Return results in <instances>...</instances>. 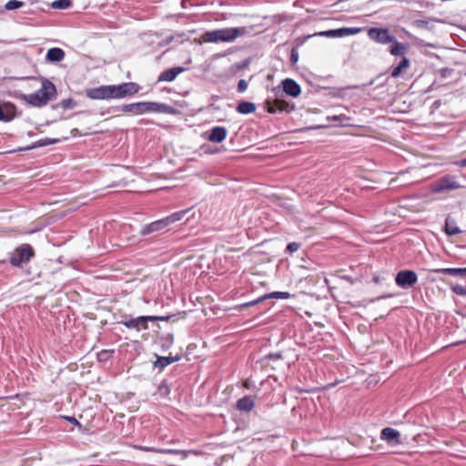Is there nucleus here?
<instances>
[{"label": "nucleus", "instance_id": "f257e3e1", "mask_svg": "<svg viewBox=\"0 0 466 466\" xmlns=\"http://www.w3.org/2000/svg\"><path fill=\"white\" fill-rule=\"evenodd\" d=\"M56 87L50 80L46 78H42L41 88L38 91L21 96L23 101L35 107L45 106L50 101L56 99Z\"/></svg>", "mask_w": 466, "mask_h": 466}, {"label": "nucleus", "instance_id": "f03ea898", "mask_svg": "<svg viewBox=\"0 0 466 466\" xmlns=\"http://www.w3.org/2000/svg\"><path fill=\"white\" fill-rule=\"evenodd\" d=\"M248 33L246 27H231L208 31L201 35V42L204 43H220L233 42L238 37L243 36Z\"/></svg>", "mask_w": 466, "mask_h": 466}, {"label": "nucleus", "instance_id": "7ed1b4c3", "mask_svg": "<svg viewBox=\"0 0 466 466\" xmlns=\"http://www.w3.org/2000/svg\"><path fill=\"white\" fill-rule=\"evenodd\" d=\"M170 106L157 102H137L123 105L115 111H121L130 116H139L148 113L169 112Z\"/></svg>", "mask_w": 466, "mask_h": 466}, {"label": "nucleus", "instance_id": "20e7f679", "mask_svg": "<svg viewBox=\"0 0 466 466\" xmlns=\"http://www.w3.org/2000/svg\"><path fill=\"white\" fill-rule=\"evenodd\" d=\"M190 211H191V209H185V210L177 211L165 218H162V219L154 221L148 225H146L142 228L141 234L148 235L150 233L161 230V229L165 228L166 227L171 225L172 223L181 220Z\"/></svg>", "mask_w": 466, "mask_h": 466}, {"label": "nucleus", "instance_id": "39448f33", "mask_svg": "<svg viewBox=\"0 0 466 466\" xmlns=\"http://www.w3.org/2000/svg\"><path fill=\"white\" fill-rule=\"evenodd\" d=\"M139 91V86L133 82L107 86L108 99H119Z\"/></svg>", "mask_w": 466, "mask_h": 466}, {"label": "nucleus", "instance_id": "423d86ee", "mask_svg": "<svg viewBox=\"0 0 466 466\" xmlns=\"http://www.w3.org/2000/svg\"><path fill=\"white\" fill-rule=\"evenodd\" d=\"M168 317H157V316H141L129 320H126L123 324L129 329H136L137 330L147 329V321L155 320H167Z\"/></svg>", "mask_w": 466, "mask_h": 466}, {"label": "nucleus", "instance_id": "0eeeda50", "mask_svg": "<svg viewBox=\"0 0 466 466\" xmlns=\"http://www.w3.org/2000/svg\"><path fill=\"white\" fill-rule=\"evenodd\" d=\"M33 256V250L29 245H23L13 253L10 262L13 266L19 267L24 262L29 261Z\"/></svg>", "mask_w": 466, "mask_h": 466}, {"label": "nucleus", "instance_id": "6e6552de", "mask_svg": "<svg viewBox=\"0 0 466 466\" xmlns=\"http://www.w3.org/2000/svg\"><path fill=\"white\" fill-rule=\"evenodd\" d=\"M368 35L371 40L380 44H390L394 41V36L386 28H370Z\"/></svg>", "mask_w": 466, "mask_h": 466}, {"label": "nucleus", "instance_id": "1a4fd4ad", "mask_svg": "<svg viewBox=\"0 0 466 466\" xmlns=\"http://www.w3.org/2000/svg\"><path fill=\"white\" fill-rule=\"evenodd\" d=\"M400 432L393 428H384L380 433V439L390 446L398 445L400 442Z\"/></svg>", "mask_w": 466, "mask_h": 466}, {"label": "nucleus", "instance_id": "9d476101", "mask_svg": "<svg viewBox=\"0 0 466 466\" xmlns=\"http://www.w3.org/2000/svg\"><path fill=\"white\" fill-rule=\"evenodd\" d=\"M267 110L270 114H275L277 112H289L293 109L288 102L284 100L276 99L274 101H267Z\"/></svg>", "mask_w": 466, "mask_h": 466}, {"label": "nucleus", "instance_id": "9b49d317", "mask_svg": "<svg viewBox=\"0 0 466 466\" xmlns=\"http://www.w3.org/2000/svg\"><path fill=\"white\" fill-rule=\"evenodd\" d=\"M314 35H320V36H327V37H344V36H348L347 35V27L321 31V32L315 33L314 35H312V36H314ZM310 37H311V35H309L305 36V38L303 40L297 39V41L299 42V45H301L305 40H307Z\"/></svg>", "mask_w": 466, "mask_h": 466}, {"label": "nucleus", "instance_id": "f8f14e48", "mask_svg": "<svg viewBox=\"0 0 466 466\" xmlns=\"http://www.w3.org/2000/svg\"><path fill=\"white\" fill-rule=\"evenodd\" d=\"M460 187V184L452 177L445 176L438 181L436 185V189L438 191L451 190L457 189Z\"/></svg>", "mask_w": 466, "mask_h": 466}, {"label": "nucleus", "instance_id": "ddd939ff", "mask_svg": "<svg viewBox=\"0 0 466 466\" xmlns=\"http://www.w3.org/2000/svg\"><path fill=\"white\" fill-rule=\"evenodd\" d=\"M86 94L90 99H108L107 86L89 88L86 91Z\"/></svg>", "mask_w": 466, "mask_h": 466}, {"label": "nucleus", "instance_id": "4468645a", "mask_svg": "<svg viewBox=\"0 0 466 466\" xmlns=\"http://www.w3.org/2000/svg\"><path fill=\"white\" fill-rule=\"evenodd\" d=\"M284 92L292 96L297 97L299 96L301 90L300 86L292 79L287 78L282 82Z\"/></svg>", "mask_w": 466, "mask_h": 466}, {"label": "nucleus", "instance_id": "2eb2a0df", "mask_svg": "<svg viewBox=\"0 0 466 466\" xmlns=\"http://www.w3.org/2000/svg\"><path fill=\"white\" fill-rule=\"evenodd\" d=\"M228 135V131L223 127H213L208 134V139L213 143L222 142Z\"/></svg>", "mask_w": 466, "mask_h": 466}, {"label": "nucleus", "instance_id": "dca6fc26", "mask_svg": "<svg viewBox=\"0 0 466 466\" xmlns=\"http://www.w3.org/2000/svg\"><path fill=\"white\" fill-rule=\"evenodd\" d=\"M15 106L12 104L0 106V121L8 122L15 117Z\"/></svg>", "mask_w": 466, "mask_h": 466}, {"label": "nucleus", "instance_id": "f3484780", "mask_svg": "<svg viewBox=\"0 0 466 466\" xmlns=\"http://www.w3.org/2000/svg\"><path fill=\"white\" fill-rule=\"evenodd\" d=\"M289 298H290V294L289 292L275 291V292L269 293L268 295H266L264 297H260L259 299H258L256 300H253V301H250L248 303H246V304L243 305V307L254 306L257 303L264 300L265 299H289Z\"/></svg>", "mask_w": 466, "mask_h": 466}, {"label": "nucleus", "instance_id": "a211bd4d", "mask_svg": "<svg viewBox=\"0 0 466 466\" xmlns=\"http://www.w3.org/2000/svg\"><path fill=\"white\" fill-rule=\"evenodd\" d=\"M183 71L184 69L179 66L165 70L159 75L158 81L171 82Z\"/></svg>", "mask_w": 466, "mask_h": 466}, {"label": "nucleus", "instance_id": "6ab92c4d", "mask_svg": "<svg viewBox=\"0 0 466 466\" xmlns=\"http://www.w3.org/2000/svg\"><path fill=\"white\" fill-rule=\"evenodd\" d=\"M65 52L61 48L53 47L50 48L46 56L47 62L56 63L61 62L65 58Z\"/></svg>", "mask_w": 466, "mask_h": 466}, {"label": "nucleus", "instance_id": "aec40b11", "mask_svg": "<svg viewBox=\"0 0 466 466\" xmlns=\"http://www.w3.org/2000/svg\"><path fill=\"white\" fill-rule=\"evenodd\" d=\"M254 407L255 401L250 396H245L237 402V409L241 411H250Z\"/></svg>", "mask_w": 466, "mask_h": 466}, {"label": "nucleus", "instance_id": "412c9836", "mask_svg": "<svg viewBox=\"0 0 466 466\" xmlns=\"http://www.w3.org/2000/svg\"><path fill=\"white\" fill-rule=\"evenodd\" d=\"M437 272L442 273L444 275L466 278V268H440V269L437 270Z\"/></svg>", "mask_w": 466, "mask_h": 466}, {"label": "nucleus", "instance_id": "4be33fe9", "mask_svg": "<svg viewBox=\"0 0 466 466\" xmlns=\"http://www.w3.org/2000/svg\"><path fill=\"white\" fill-rule=\"evenodd\" d=\"M179 359L180 358L178 356L157 357L154 365L156 368L163 369V368L179 360Z\"/></svg>", "mask_w": 466, "mask_h": 466}, {"label": "nucleus", "instance_id": "5701e85b", "mask_svg": "<svg viewBox=\"0 0 466 466\" xmlns=\"http://www.w3.org/2000/svg\"><path fill=\"white\" fill-rule=\"evenodd\" d=\"M256 110L254 103L243 101L238 105L237 111L240 114H249Z\"/></svg>", "mask_w": 466, "mask_h": 466}, {"label": "nucleus", "instance_id": "b1692460", "mask_svg": "<svg viewBox=\"0 0 466 466\" xmlns=\"http://www.w3.org/2000/svg\"><path fill=\"white\" fill-rule=\"evenodd\" d=\"M390 44L391 46L390 51L392 56H398L404 54L405 46L403 44L397 42L395 38L394 41L391 42Z\"/></svg>", "mask_w": 466, "mask_h": 466}, {"label": "nucleus", "instance_id": "393cba45", "mask_svg": "<svg viewBox=\"0 0 466 466\" xmlns=\"http://www.w3.org/2000/svg\"><path fill=\"white\" fill-rule=\"evenodd\" d=\"M147 451H153L159 453H168V454H180L183 459L187 458V452L185 451L180 450H172V449H161V450H155V449H146Z\"/></svg>", "mask_w": 466, "mask_h": 466}, {"label": "nucleus", "instance_id": "a878e982", "mask_svg": "<svg viewBox=\"0 0 466 466\" xmlns=\"http://www.w3.org/2000/svg\"><path fill=\"white\" fill-rule=\"evenodd\" d=\"M445 232L449 236H455L461 233V229L455 225V223H451L447 219L445 224Z\"/></svg>", "mask_w": 466, "mask_h": 466}, {"label": "nucleus", "instance_id": "bb28decb", "mask_svg": "<svg viewBox=\"0 0 466 466\" xmlns=\"http://www.w3.org/2000/svg\"><path fill=\"white\" fill-rule=\"evenodd\" d=\"M71 5V0H56L51 4V7L54 9H67Z\"/></svg>", "mask_w": 466, "mask_h": 466}, {"label": "nucleus", "instance_id": "cd10ccee", "mask_svg": "<svg viewBox=\"0 0 466 466\" xmlns=\"http://www.w3.org/2000/svg\"><path fill=\"white\" fill-rule=\"evenodd\" d=\"M396 283L402 288L408 285V270H402L397 275Z\"/></svg>", "mask_w": 466, "mask_h": 466}, {"label": "nucleus", "instance_id": "c85d7f7f", "mask_svg": "<svg viewBox=\"0 0 466 466\" xmlns=\"http://www.w3.org/2000/svg\"><path fill=\"white\" fill-rule=\"evenodd\" d=\"M408 66V58H403L402 61L400 62V64L396 66L395 68H393V70L391 71V76L393 77H397L400 76V74L401 73V71L406 68Z\"/></svg>", "mask_w": 466, "mask_h": 466}, {"label": "nucleus", "instance_id": "c756f323", "mask_svg": "<svg viewBox=\"0 0 466 466\" xmlns=\"http://www.w3.org/2000/svg\"><path fill=\"white\" fill-rule=\"evenodd\" d=\"M24 5L25 4L22 1L10 0L5 4V10L11 11V10L18 9V8L24 6Z\"/></svg>", "mask_w": 466, "mask_h": 466}, {"label": "nucleus", "instance_id": "7c9ffc66", "mask_svg": "<svg viewBox=\"0 0 466 466\" xmlns=\"http://www.w3.org/2000/svg\"><path fill=\"white\" fill-rule=\"evenodd\" d=\"M60 105L64 109H72L76 106V102L72 98H66L62 100Z\"/></svg>", "mask_w": 466, "mask_h": 466}, {"label": "nucleus", "instance_id": "2f4dec72", "mask_svg": "<svg viewBox=\"0 0 466 466\" xmlns=\"http://www.w3.org/2000/svg\"><path fill=\"white\" fill-rule=\"evenodd\" d=\"M451 290L457 295L466 296V286L453 285Z\"/></svg>", "mask_w": 466, "mask_h": 466}, {"label": "nucleus", "instance_id": "473e14b6", "mask_svg": "<svg viewBox=\"0 0 466 466\" xmlns=\"http://www.w3.org/2000/svg\"><path fill=\"white\" fill-rule=\"evenodd\" d=\"M58 139H51V138H43L36 142L37 147H46L52 144L57 143Z\"/></svg>", "mask_w": 466, "mask_h": 466}, {"label": "nucleus", "instance_id": "72a5a7b5", "mask_svg": "<svg viewBox=\"0 0 466 466\" xmlns=\"http://www.w3.org/2000/svg\"><path fill=\"white\" fill-rule=\"evenodd\" d=\"M299 247H300V245L299 243L291 242V243L288 244L287 251L289 253L296 252L297 250H299Z\"/></svg>", "mask_w": 466, "mask_h": 466}, {"label": "nucleus", "instance_id": "f704fd0d", "mask_svg": "<svg viewBox=\"0 0 466 466\" xmlns=\"http://www.w3.org/2000/svg\"><path fill=\"white\" fill-rule=\"evenodd\" d=\"M248 88V83L246 80L244 79H241L239 80L238 84V92H245Z\"/></svg>", "mask_w": 466, "mask_h": 466}, {"label": "nucleus", "instance_id": "c9c22d12", "mask_svg": "<svg viewBox=\"0 0 466 466\" xmlns=\"http://www.w3.org/2000/svg\"><path fill=\"white\" fill-rule=\"evenodd\" d=\"M361 30L360 27H347V35H357L361 32Z\"/></svg>", "mask_w": 466, "mask_h": 466}, {"label": "nucleus", "instance_id": "e433bc0d", "mask_svg": "<svg viewBox=\"0 0 466 466\" xmlns=\"http://www.w3.org/2000/svg\"><path fill=\"white\" fill-rule=\"evenodd\" d=\"M417 281V275L415 272L410 270V286L413 285Z\"/></svg>", "mask_w": 466, "mask_h": 466}, {"label": "nucleus", "instance_id": "4c0bfd02", "mask_svg": "<svg viewBox=\"0 0 466 466\" xmlns=\"http://www.w3.org/2000/svg\"><path fill=\"white\" fill-rule=\"evenodd\" d=\"M291 62L293 64L297 63L298 59H299V54L293 49L292 52H291Z\"/></svg>", "mask_w": 466, "mask_h": 466}, {"label": "nucleus", "instance_id": "58836bf2", "mask_svg": "<svg viewBox=\"0 0 466 466\" xmlns=\"http://www.w3.org/2000/svg\"><path fill=\"white\" fill-rule=\"evenodd\" d=\"M64 419L68 420L69 422L80 427V423L76 420V419L75 417H64Z\"/></svg>", "mask_w": 466, "mask_h": 466}, {"label": "nucleus", "instance_id": "ea45409f", "mask_svg": "<svg viewBox=\"0 0 466 466\" xmlns=\"http://www.w3.org/2000/svg\"><path fill=\"white\" fill-rule=\"evenodd\" d=\"M424 24H426V22L422 21V20H415L413 22V25H417V26H422Z\"/></svg>", "mask_w": 466, "mask_h": 466}, {"label": "nucleus", "instance_id": "a19ab883", "mask_svg": "<svg viewBox=\"0 0 466 466\" xmlns=\"http://www.w3.org/2000/svg\"><path fill=\"white\" fill-rule=\"evenodd\" d=\"M459 167H466V157L456 163Z\"/></svg>", "mask_w": 466, "mask_h": 466}, {"label": "nucleus", "instance_id": "79ce46f5", "mask_svg": "<svg viewBox=\"0 0 466 466\" xmlns=\"http://www.w3.org/2000/svg\"><path fill=\"white\" fill-rule=\"evenodd\" d=\"M373 280H374L375 283H378L379 282V278L378 277H374Z\"/></svg>", "mask_w": 466, "mask_h": 466}, {"label": "nucleus", "instance_id": "37998d69", "mask_svg": "<svg viewBox=\"0 0 466 466\" xmlns=\"http://www.w3.org/2000/svg\"><path fill=\"white\" fill-rule=\"evenodd\" d=\"M244 385H245L246 388H248L249 383H248V381H246Z\"/></svg>", "mask_w": 466, "mask_h": 466}]
</instances>
